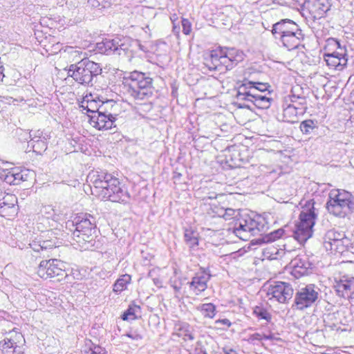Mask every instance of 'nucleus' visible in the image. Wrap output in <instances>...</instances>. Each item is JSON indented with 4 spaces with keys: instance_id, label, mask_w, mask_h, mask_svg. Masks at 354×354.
Segmentation results:
<instances>
[{
    "instance_id": "obj_1",
    "label": "nucleus",
    "mask_w": 354,
    "mask_h": 354,
    "mask_svg": "<svg viewBox=\"0 0 354 354\" xmlns=\"http://www.w3.org/2000/svg\"><path fill=\"white\" fill-rule=\"evenodd\" d=\"M62 216L57 214L50 205L42 207L40 215L36 223L38 231L43 234L30 237L28 245L34 252L45 256L48 252L62 244L58 236L61 230L58 229Z\"/></svg>"
},
{
    "instance_id": "obj_2",
    "label": "nucleus",
    "mask_w": 354,
    "mask_h": 354,
    "mask_svg": "<svg viewBox=\"0 0 354 354\" xmlns=\"http://www.w3.org/2000/svg\"><path fill=\"white\" fill-rule=\"evenodd\" d=\"M93 195L104 201L126 203L129 198L128 192L120 186L116 177L105 171H92L87 176Z\"/></svg>"
},
{
    "instance_id": "obj_3",
    "label": "nucleus",
    "mask_w": 354,
    "mask_h": 354,
    "mask_svg": "<svg viewBox=\"0 0 354 354\" xmlns=\"http://www.w3.org/2000/svg\"><path fill=\"white\" fill-rule=\"evenodd\" d=\"M244 59L243 51L234 48H221L210 52L204 58V64L210 71H220L222 67L231 70Z\"/></svg>"
},
{
    "instance_id": "obj_4",
    "label": "nucleus",
    "mask_w": 354,
    "mask_h": 354,
    "mask_svg": "<svg viewBox=\"0 0 354 354\" xmlns=\"http://www.w3.org/2000/svg\"><path fill=\"white\" fill-rule=\"evenodd\" d=\"M272 33L288 50L298 48L304 40L299 26L290 19H281L272 26Z\"/></svg>"
},
{
    "instance_id": "obj_5",
    "label": "nucleus",
    "mask_w": 354,
    "mask_h": 354,
    "mask_svg": "<svg viewBox=\"0 0 354 354\" xmlns=\"http://www.w3.org/2000/svg\"><path fill=\"white\" fill-rule=\"evenodd\" d=\"M301 211L299 214V221L295 226L293 236L300 244L305 243L313 235V227L315 223L317 214L315 213V201L308 200L301 201Z\"/></svg>"
},
{
    "instance_id": "obj_6",
    "label": "nucleus",
    "mask_w": 354,
    "mask_h": 354,
    "mask_svg": "<svg viewBox=\"0 0 354 354\" xmlns=\"http://www.w3.org/2000/svg\"><path fill=\"white\" fill-rule=\"evenodd\" d=\"M326 207L330 214L345 218L354 212V196L344 189H332Z\"/></svg>"
},
{
    "instance_id": "obj_7",
    "label": "nucleus",
    "mask_w": 354,
    "mask_h": 354,
    "mask_svg": "<svg viewBox=\"0 0 354 354\" xmlns=\"http://www.w3.org/2000/svg\"><path fill=\"white\" fill-rule=\"evenodd\" d=\"M75 230L73 239L83 250H88L93 245V241L96 232L95 219L91 215L81 214L75 218Z\"/></svg>"
},
{
    "instance_id": "obj_8",
    "label": "nucleus",
    "mask_w": 354,
    "mask_h": 354,
    "mask_svg": "<svg viewBox=\"0 0 354 354\" xmlns=\"http://www.w3.org/2000/svg\"><path fill=\"white\" fill-rule=\"evenodd\" d=\"M129 85L128 93L135 100H142L152 95V79L146 74L134 71L124 77Z\"/></svg>"
},
{
    "instance_id": "obj_9",
    "label": "nucleus",
    "mask_w": 354,
    "mask_h": 354,
    "mask_svg": "<svg viewBox=\"0 0 354 354\" xmlns=\"http://www.w3.org/2000/svg\"><path fill=\"white\" fill-rule=\"evenodd\" d=\"M101 72L102 68L98 64L84 57L69 66L68 76L80 84L92 86L93 77Z\"/></svg>"
},
{
    "instance_id": "obj_10",
    "label": "nucleus",
    "mask_w": 354,
    "mask_h": 354,
    "mask_svg": "<svg viewBox=\"0 0 354 354\" xmlns=\"http://www.w3.org/2000/svg\"><path fill=\"white\" fill-rule=\"evenodd\" d=\"M293 295L292 286L286 282L274 281L270 284L267 290V297L270 301H277L281 304L288 302Z\"/></svg>"
},
{
    "instance_id": "obj_11",
    "label": "nucleus",
    "mask_w": 354,
    "mask_h": 354,
    "mask_svg": "<svg viewBox=\"0 0 354 354\" xmlns=\"http://www.w3.org/2000/svg\"><path fill=\"white\" fill-rule=\"evenodd\" d=\"M37 274L44 279L66 275L64 263L55 259L41 261L37 268Z\"/></svg>"
},
{
    "instance_id": "obj_12",
    "label": "nucleus",
    "mask_w": 354,
    "mask_h": 354,
    "mask_svg": "<svg viewBox=\"0 0 354 354\" xmlns=\"http://www.w3.org/2000/svg\"><path fill=\"white\" fill-rule=\"evenodd\" d=\"M318 291L313 284L299 289L295 297V304L297 309L304 310L311 306L318 299Z\"/></svg>"
},
{
    "instance_id": "obj_13",
    "label": "nucleus",
    "mask_w": 354,
    "mask_h": 354,
    "mask_svg": "<svg viewBox=\"0 0 354 354\" xmlns=\"http://www.w3.org/2000/svg\"><path fill=\"white\" fill-rule=\"evenodd\" d=\"M263 228L256 220L246 217L239 221V224L234 228V233L240 239L248 240L251 236L256 235Z\"/></svg>"
},
{
    "instance_id": "obj_14",
    "label": "nucleus",
    "mask_w": 354,
    "mask_h": 354,
    "mask_svg": "<svg viewBox=\"0 0 354 354\" xmlns=\"http://www.w3.org/2000/svg\"><path fill=\"white\" fill-rule=\"evenodd\" d=\"M88 116L91 124L98 130H108L116 127V115L109 113L107 108L104 111Z\"/></svg>"
},
{
    "instance_id": "obj_15",
    "label": "nucleus",
    "mask_w": 354,
    "mask_h": 354,
    "mask_svg": "<svg viewBox=\"0 0 354 354\" xmlns=\"http://www.w3.org/2000/svg\"><path fill=\"white\" fill-rule=\"evenodd\" d=\"M252 84L246 82L245 80L243 84L239 87L236 93V104L239 108L251 109L253 105V96L255 89H250Z\"/></svg>"
},
{
    "instance_id": "obj_16",
    "label": "nucleus",
    "mask_w": 354,
    "mask_h": 354,
    "mask_svg": "<svg viewBox=\"0 0 354 354\" xmlns=\"http://www.w3.org/2000/svg\"><path fill=\"white\" fill-rule=\"evenodd\" d=\"M23 341L22 334L15 328L9 331L3 340L0 342V350L3 354H12Z\"/></svg>"
},
{
    "instance_id": "obj_17",
    "label": "nucleus",
    "mask_w": 354,
    "mask_h": 354,
    "mask_svg": "<svg viewBox=\"0 0 354 354\" xmlns=\"http://www.w3.org/2000/svg\"><path fill=\"white\" fill-rule=\"evenodd\" d=\"M30 140L28 146L37 153L41 154L47 149L48 140L50 138V134L41 130L31 131L29 133Z\"/></svg>"
},
{
    "instance_id": "obj_18",
    "label": "nucleus",
    "mask_w": 354,
    "mask_h": 354,
    "mask_svg": "<svg viewBox=\"0 0 354 354\" xmlns=\"http://www.w3.org/2000/svg\"><path fill=\"white\" fill-rule=\"evenodd\" d=\"M17 203V198L15 195L4 194L0 198V215L8 219L16 215L18 210Z\"/></svg>"
},
{
    "instance_id": "obj_19",
    "label": "nucleus",
    "mask_w": 354,
    "mask_h": 354,
    "mask_svg": "<svg viewBox=\"0 0 354 354\" xmlns=\"http://www.w3.org/2000/svg\"><path fill=\"white\" fill-rule=\"evenodd\" d=\"M290 101L292 104H288L283 110V120L289 123L297 122L298 116L302 114L305 110V107H297L295 104L297 99H301L299 96L295 95L290 96ZM304 101V98H301Z\"/></svg>"
},
{
    "instance_id": "obj_20",
    "label": "nucleus",
    "mask_w": 354,
    "mask_h": 354,
    "mask_svg": "<svg viewBox=\"0 0 354 354\" xmlns=\"http://www.w3.org/2000/svg\"><path fill=\"white\" fill-rule=\"evenodd\" d=\"M290 266L292 268L291 273L296 278L308 274V270L311 268V263L305 255L297 256L291 260Z\"/></svg>"
},
{
    "instance_id": "obj_21",
    "label": "nucleus",
    "mask_w": 354,
    "mask_h": 354,
    "mask_svg": "<svg viewBox=\"0 0 354 354\" xmlns=\"http://www.w3.org/2000/svg\"><path fill=\"white\" fill-rule=\"evenodd\" d=\"M211 274L208 270L201 269V272H197L189 282L191 289L196 294L205 291L207 288V282L210 279Z\"/></svg>"
},
{
    "instance_id": "obj_22",
    "label": "nucleus",
    "mask_w": 354,
    "mask_h": 354,
    "mask_svg": "<svg viewBox=\"0 0 354 354\" xmlns=\"http://www.w3.org/2000/svg\"><path fill=\"white\" fill-rule=\"evenodd\" d=\"M337 294L345 299H354V278L344 277L335 286Z\"/></svg>"
},
{
    "instance_id": "obj_23",
    "label": "nucleus",
    "mask_w": 354,
    "mask_h": 354,
    "mask_svg": "<svg viewBox=\"0 0 354 354\" xmlns=\"http://www.w3.org/2000/svg\"><path fill=\"white\" fill-rule=\"evenodd\" d=\"M324 61L330 68L342 71L346 66L348 59L345 53L334 52L326 53Z\"/></svg>"
},
{
    "instance_id": "obj_24",
    "label": "nucleus",
    "mask_w": 354,
    "mask_h": 354,
    "mask_svg": "<svg viewBox=\"0 0 354 354\" xmlns=\"http://www.w3.org/2000/svg\"><path fill=\"white\" fill-rule=\"evenodd\" d=\"M111 101H106L98 104V102L92 99L91 96H86L82 102L81 107L83 110H86L88 113H92L93 115H95V113L97 114L99 112L104 111V109L111 105Z\"/></svg>"
},
{
    "instance_id": "obj_25",
    "label": "nucleus",
    "mask_w": 354,
    "mask_h": 354,
    "mask_svg": "<svg viewBox=\"0 0 354 354\" xmlns=\"http://www.w3.org/2000/svg\"><path fill=\"white\" fill-rule=\"evenodd\" d=\"M175 334L185 341L194 339V328L186 322H178L175 324Z\"/></svg>"
},
{
    "instance_id": "obj_26",
    "label": "nucleus",
    "mask_w": 354,
    "mask_h": 354,
    "mask_svg": "<svg viewBox=\"0 0 354 354\" xmlns=\"http://www.w3.org/2000/svg\"><path fill=\"white\" fill-rule=\"evenodd\" d=\"M291 250H286V249L277 248L274 245H268L263 250V254L265 258L270 259H277L279 258L284 257L288 259L287 257L291 253Z\"/></svg>"
},
{
    "instance_id": "obj_27",
    "label": "nucleus",
    "mask_w": 354,
    "mask_h": 354,
    "mask_svg": "<svg viewBox=\"0 0 354 354\" xmlns=\"http://www.w3.org/2000/svg\"><path fill=\"white\" fill-rule=\"evenodd\" d=\"M117 39V44L115 45V50H114L113 54L118 55H126L127 57H133V50L131 49V41L130 38H123L122 39L115 38Z\"/></svg>"
},
{
    "instance_id": "obj_28",
    "label": "nucleus",
    "mask_w": 354,
    "mask_h": 354,
    "mask_svg": "<svg viewBox=\"0 0 354 354\" xmlns=\"http://www.w3.org/2000/svg\"><path fill=\"white\" fill-rule=\"evenodd\" d=\"M167 275L166 270L160 268H154L150 270L148 274L153 284L158 288L163 287V281L166 279Z\"/></svg>"
},
{
    "instance_id": "obj_29",
    "label": "nucleus",
    "mask_w": 354,
    "mask_h": 354,
    "mask_svg": "<svg viewBox=\"0 0 354 354\" xmlns=\"http://www.w3.org/2000/svg\"><path fill=\"white\" fill-rule=\"evenodd\" d=\"M116 44L117 39H105L96 44V50L102 54H113Z\"/></svg>"
},
{
    "instance_id": "obj_30",
    "label": "nucleus",
    "mask_w": 354,
    "mask_h": 354,
    "mask_svg": "<svg viewBox=\"0 0 354 354\" xmlns=\"http://www.w3.org/2000/svg\"><path fill=\"white\" fill-rule=\"evenodd\" d=\"M339 232H340L336 231L335 230H330L325 234L324 237V246L326 250L333 252L336 241L341 236Z\"/></svg>"
},
{
    "instance_id": "obj_31",
    "label": "nucleus",
    "mask_w": 354,
    "mask_h": 354,
    "mask_svg": "<svg viewBox=\"0 0 354 354\" xmlns=\"http://www.w3.org/2000/svg\"><path fill=\"white\" fill-rule=\"evenodd\" d=\"M340 237L336 241V243L333 249V252L342 253L346 251L351 244V239L346 236L344 232H340Z\"/></svg>"
},
{
    "instance_id": "obj_32",
    "label": "nucleus",
    "mask_w": 354,
    "mask_h": 354,
    "mask_svg": "<svg viewBox=\"0 0 354 354\" xmlns=\"http://www.w3.org/2000/svg\"><path fill=\"white\" fill-rule=\"evenodd\" d=\"M253 105L258 109H268L270 106V97H268L266 94L256 93L254 92L252 95Z\"/></svg>"
},
{
    "instance_id": "obj_33",
    "label": "nucleus",
    "mask_w": 354,
    "mask_h": 354,
    "mask_svg": "<svg viewBox=\"0 0 354 354\" xmlns=\"http://www.w3.org/2000/svg\"><path fill=\"white\" fill-rule=\"evenodd\" d=\"M131 277L129 274L122 275L114 283L113 291L115 292H121L127 289V285L130 283Z\"/></svg>"
},
{
    "instance_id": "obj_34",
    "label": "nucleus",
    "mask_w": 354,
    "mask_h": 354,
    "mask_svg": "<svg viewBox=\"0 0 354 354\" xmlns=\"http://www.w3.org/2000/svg\"><path fill=\"white\" fill-rule=\"evenodd\" d=\"M202 315L207 318H213L216 315V307L212 303L203 304L196 307Z\"/></svg>"
},
{
    "instance_id": "obj_35",
    "label": "nucleus",
    "mask_w": 354,
    "mask_h": 354,
    "mask_svg": "<svg viewBox=\"0 0 354 354\" xmlns=\"http://www.w3.org/2000/svg\"><path fill=\"white\" fill-rule=\"evenodd\" d=\"M140 312L139 306L133 305L129 306L127 311L122 315V319L123 320H133L137 318L138 314Z\"/></svg>"
},
{
    "instance_id": "obj_36",
    "label": "nucleus",
    "mask_w": 354,
    "mask_h": 354,
    "mask_svg": "<svg viewBox=\"0 0 354 354\" xmlns=\"http://www.w3.org/2000/svg\"><path fill=\"white\" fill-rule=\"evenodd\" d=\"M185 241L190 248H194L198 244L197 236L192 230H186L184 234Z\"/></svg>"
},
{
    "instance_id": "obj_37",
    "label": "nucleus",
    "mask_w": 354,
    "mask_h": 354,
    "mask_svg": "<svg viewBox=\"0 0 354 354\" xmlns=\"http://www.w3.org/2000/svg\"><path fill=\"white\" fill-rule=\"evenodd\" d=\"M316 128H317V122L312 120H304L300 124V129L304 134H310Z\"/></svg>"
},
{
    "instance_id": "obj_38",
    "label": "nucleus",
    "mask_w": 354,
    "mask_h": 354,
    "mask_svg": "<svg viewBox=\"0 0 354 354\" xmlns=\"http://www.w3.org/2000/svg\"><path fill=\"white\" fill-rule=\"evenodd\" d=\"M82 354H107L106 351L98 345L91 344L82 351Z\"/></svg>"
},
{
    "instance_id": "obj_39",
    "label": "nucleus",
    "mask_w": 354,
    "mask_h": 354,
    "mask_svg": "<svg viewBox=\"0 0 354 354\" xmlns=\"http://www.w3.org/2000/svg\"><path fill=\"white\" fill-rule=\"evenodd\" d=\"M313 12L317 11L318 15H322L328 10V7L324 5L322 0H313L312 3Z\"/></svg>"
},
{
    "instance_id": "obj_40",
    "label": "nucleus",
    "mask_w": 354,
    "mask_h": 354,
    "mask_svg": "<svg viewBox=\"0 0 354 354\" xmlns=\"http://www.w3.org/2000/svg\"><path fill=\"white\" fill-rule=\"evenodd\" d=\"M253 314L255 315L259 319H265L266 321H270L271 319V315L270 313L266 309L260 306H256L254 308Z\"/></svg>"
},
{
    "instance_id": "obj_41",
    "label": "nucleus",
    "mask_w": 354,
    "mask_h": 354,
    "mask_svg": "<svg viewBox=\"0 0 354 354\" xmlns=\"http://www.w3.org/2000/svg\"><path fill=\"white\" fill-rule=\"evenodd\" d=\"M248 82H250L252 84V86L250 88V89H255L256 93H262L263 94L266 91H268V88L269 86L268 84L259 82H252V81H248L246 80Z\"/></svg>"
},
{
    "instance_id": "obj_42",
    "label": "nucleus",
    "mask_w": 354,
    "mask_h": 354,
    "mask_svg": "<svg viewBox=\"0 0 354 354\" xmlns=\"http://www.w3.org/2000/svg\"><path fill=\"white\" fill-rule=\"evenodd\" d=\"M13 174L15 185H19L23 181L27 180V175L22 171H18L17 169H13Z\"/></svg>"
},
{
    "instance_id": "obj_43",
    "label": "nucleus",
    "mask_w": 354,
    "mask_h": 354,
    "mask_svg": "<svg viewBox=\"0 0 354 354\" xmlns=\"http://www.w3.org/2000/svg\"><path fill=\"white\" fill-rule=\"evenodd\" d=\"M183 32L185 35H189L192 32V24L187 19L183 18L182 21Z\"/></svg>"
},
{
    "instance_id": "obj_44",
    "label": "nucleus",
    "mask_w": 354,
    "mask_h": 354,
    "mask_svg": "<svg viewBox=\"0 0 354 354\" xmlns=\"http://www.w3.org/2000/svg\"><path fill=\"white\" fill-rule=\"evenodd\" d=\"M283 233H284V230L282 229H279L277 230H275L269 234L268 241H274L277 239H279L282 236Z\"/></svg>"
},
{
    "instance_id": "obj_45",
    "label": "nucleus",
    "mask_w": 354,
    "mask_h": 354,
    "mask_svg": "<svg viewBox=\"0 0 354 354\" xmlns=\"http://www.w3.org/2000/svg\"><path fill=\"white\" fill-rule=\"evenodd\" d=\"M122 337H128L135 341H140L142 339V336L136 331L129 332L125 335H123Z\"/></svg>"
},
{
    "instance_id": "obj_46",
    "label": "nucleus",
    "mask_w": 354,
    "mask_h": 354,
    "mask_svg": "<svg viewBox=\"0 0 354 354\" xmlns=\"http://www.w3.org/2000/svg\"><path fill=\"white\" fill-rule=\"evenodd\" d=\"M234 214V210L232 209H222L221 212L219 213V216L224 217L226 220L230 219L231 216Z\"/></svg>"
},
{
    "instance_id": "obj_47",
    "label": "nucleus",
    "mask_w": 354,
    "mask_h": 354,
    "mask_svg": "<svg viewBox=\"0 0 354 354\" xmlns=\"http://www.w3.org/2000/svg\"><path fill=\"white\" fill-rule=\"evenodd\" d=\"M181 285L180 282L177 283L176 281H170V286L173 288L176 297H178V294L180 292Z\"/></svg>"
},
{
    "instance_id": "obj_48",
    "label": "nucleus",
    "mask_w": 354,
    "mask_h": 354,
    "mask_svg": "<svg viewBox=\"0 0 354 354\" xmlns=\"http://www.w3.org/2000/svg\"><path fill=\"white\" fill-rule=\"evenodd\" d=\"M14 174L12 170L6 174L5 176V181L10 185H15Z\"/></svg>"
},
{
    "instance_id": "obj_49",
    "label": "nucleus",
    "mask_w": 354,
    "mask_h": 354,
    "mask_svg": "<svg viewBox=\"0 0 354 354\" xmlns=\"http://www.w3.org/2000/svg\"><path fill=\"white\" fill-rule=\"evenodd\" d=\"M253 339L262 340V339H270L272 338L271 335H261L259 333H254L252 335Z\"/></svg>"
},
{
    "instance_id": "obj_50",
    "label": "nucleus",
    "mask_w": 354,
    "mask_h": 354,
    "mask_svg": "<svg viewBox=\"0 0 354 354\" xmlns=\"http://www.w3.org/2000/svg\"><path fill=\"white\" fill-rule=\"evenodd\" d=\"M131 41L132 47L133 46L138 47L140 48V50H141L142 51H144V52L147 51V49L146 48H145V46L142 44H141L138 40H131Z\"/></svg>"
},
{
    "instance_id": "obj_51",
    "label": "nucleus",
    "mask_w": 354,
    "mask_h": 354,
    "mask_svg": "<svg viewBox=\"0 0 354 354\" xmlns=\"http://www.w3.org/2000/svg\"><path fill=\"white\" fill-rule=\"evenodd\" d=\"M101 1L102 0H88V3L93 8L101 9Z\"/></svg>"
},
{
    "instance_id": "obj_52",
    "label": "nucleus",
    "mask_w": 354,
    "mask_h": 354,
    "mask_svg": "<svg viewBox=\"0 0 354 354\" xmlns=\"http://www.w3.org/2000/svg\"><path fill=\"white\" fill-rule=\"evenodd\" d=\"M223 351L224 354H239L236 351L228 346L224 347Z\"/></svg>"
},
{
    "instance_id": "obj_53",
    "label": "nucleus",
    "mask_w": 354,
    "mask_h": 354,
    "mask_svg": "<svg viewBox=\"0 0 354 354\" xmlns=\"http://www.w3.org/2000/svg\"><path fill=\"white\" fill-rule=\"evenodd\" d=\"M66 3L71 7H77L80 3L78 0H66Z\"/></svg>"
},
{
    "instance_id": "obj_54",
    "label": "nucleus",
    "mask_w": 354,
    "mask_h": 354,
    "mask_svg": "<svg viewBox=\"0 0 354 354\" xmlns=\"http://www.w3.org/2000/svg\"><path fill=\"white\" fill-rule=\"evenodd\" d=\"M216 323H217V324H222L223 325L227 326V327H230L231 326V322L227 319H218V320L216 321Z\"/></svg>"
},
{
    "instance_id": "obj_55",
    "label": "nucleus",
    "mask_w": 354,
    "mask_h": 354,
    "mask_svg": "<svg viewBox=\"0 0 354 354\" xmlns=\"http://www.w3.org/2000/svg\"><path fill=\"white\" fill-rule=\"evenodd\" d=\"M172 31L176 35L178 36L180 33V26L176 24H173Z\"/></svg>"
},
{
    "instance_id": "obj_56",
    "label": "nucleus",
    "mask_w": 354,
    "mask_h": 354,
    "mask_svg": "<svg viewBox=\"0 0 354 354\" xmlns=\"http://www.w3.org/2000/svg\"><path fill=\"white\" fill-rule=\"evenodd\" d=\"M178 17L176 14H173L170 16V19L173 24H176V21L178 20Z\"/></svg>"
},
{
    "instance_id": "obj_57",
    "label": "nucleus",
    "mask_w": 354,
    "mask_h": 354,
    "mask_svg": "<svg viewBox=\"0 0 354 354\" xmlns=\"http://www.w3.org/2000/svg\"><path fill=\"white\" fill-rule=\"evenodd\" d=\"M3 77H4L3 66V65L0 64V82L3 80Z\"/></svg>"
},
{
    "instance_id": "obj_58",
    "label": "nucleus",
    "mask_w": 354,
    "mask_h": 354,
    "mask_svg": "<svg viewBox=\"0 0 354 354\" xmlns=\"http://www.w3.org/2000/svg\"><path fill=\"white\" fill-rule=\"evenodd\" d=\"M329 42L334 43L336 46H337V48H339L340 50H342V48L340 47V44H339V42L337 40L334 39H331L329 40Z\"/></svg>"
},
{
    "instance_id": "obj_59",
    "label": "nucleus",
    "mask_w": 354,
    "mask_h": 354,
    "mask_svg": "<svg viewBox=\"0 0 354 354\" xmlns=\"http://www.w3.org/2000/svg\"><path fill=\"white\" fill-rule=\"evenodd\" d=\"M75 53H77V54H78L79 55L82 54V52L79 50H75Z\"/></svg>"
},
{
    "instance_id": "obj_60",
    "label": "nucleus",
    "mask_w": 354,
    "mask_h": 354,
    "mask_svg": "<svg viewBox=\"0 0 354 354\" xmlns=\"http://www.w3.org/2000/svg\"><path fill=\"white\" fill-rule=\"evenodd\" d=\"M12 354H24V353H21V352H17V351H15V353H13Z\"/></svg>"
},
{
    "instance_id": "obj_61",
    "label": "nucleus",
    "mask_w": 354,
    "mask_h": 354,
    "mask_svg": "<svg viewBox=\"0 0 354 354\" xmlns=\"http://www.w3.org/2000/svg\"><path fill=\"white\" fill-rule=\"evenodd\" d=\"M143 29H148L149 30V26H146L145 28H144Z\"/></svg>"
},
{
    "instance_id": "obj_62",
    "label": "nucleus",
    "mask_w": 354,
    "mask_h": 354,
    "mask_svg": "<svg viewBox=\"0 0 354 354\" xmlns=\"http://www.w3.org/2000/svg\"><path fill=\"white\" fill-rule=\"evenodd\" d=\"M144 30H145V32H147L148 29H144Z\"/></svg>"
}]
</instances>
